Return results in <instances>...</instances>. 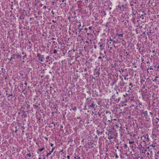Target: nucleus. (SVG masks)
Returning <instances> with one entry per match:
<instances>
[{
	"label": "nucleus",
	"mask_w": 159,
	"mask_h": 159,
	"mask_svg": "<svg viewBox=\"0 0 159 159\" xmlns=\"http://www.w3.org/2000/svg\"><path fill=\"white\" fill-rule=\"evenodd\" d=\"M87 103L88 105V107L91 110L94 109L95 110L96 108L97 107V105L91 100L90 99L88 101Z\"/></svg>",
	"instance_id": "1"
},
{
	"label": "nucleus",
	"mask_w": 159,
	"mask_h": 159,
	"mask_svg": "<svg viewBox=\"0 0 159 159\" xmlns=\"http://www.w3.org/2000/svg\"><path fill=\"white\" fill-rule=\"evenodd\" d=\"M142 113L144 114L143 117L145 118V120L147 121H149L150 120V118L148 115L147 111L143 110L142 111Z\"/></svg>",
	"instance_id": "2"
},
{
	"label": "nucleus",
	"mask_w": 159,
	"mask_h": 159,
	"mask_svg": "<svg viewBox=\"0 0 159 159\" xmlns=\"http://www.w3.org/2000/svg\"><path fill=\"white\" fill-rule=\"evenodd\" d=\"M37 56L38 57V59L42 62H44V56L43 55H41L40 53H37Z\"/></svg>",
	"instance_id": "3"
},
{
	"label": "nucleus",
	"mask_w": 159,
	"mask_h": 159,
	"mask_svg": "<svg viewBox=\"0 0 159 159\" xmlns=\"http://www.w3.org/2000/svg\"><path fill=\"white\" fill-rule=\"evenodd\" d=\"M124 98V101L125 102H127L128 100H129L130 98V96L129 95L126 93L125 94L123 95Z\"/></svg>",
	"instance_id": "4"
},
{
	"label": "nucleus",
	"mask_w": 159,
	"mask_h": 159,
	"mask_svg": "<svg viewBox=\"0 0 159 159\" xmlns=\"http://www.w3.org/2000/svg\"><path fill=\"white\" fill-rule=\"evenodd\" d=\"M146 138L148 140L149 139L148 135V134H147L145 136L143 135L142 137H141V139L142 140H143V143H144L145 144V141L144 140L145 139H146Z\"/></svg>",
	"instance_id": "5"
},
{
	"label": "nucleus",
	"mask_w": 159,
	"mask_h": 159,
	"mask_svg": "<svg viewBox=\"0 0 159 159\" xmlns=\"http://www.w3.org/2000/svg\"><path fill=\"white\" fill-rule=\"evenodd\" d=\"M126 83L124 82H120L118 84V86L119 87H120V88H122L124 87L125 84H126Z\"/></svg>",
	"instance_id": "6"
},
{
	"label": "nucleus",
	"mask_w": 159,
	"mask_h": 159,
	"mask_svg": "<svg viewBox=\"0 0 159 159\" xmlns=\"http://www.w3.org/2000/svg\"><path fill=\"white\" fill-rule=\"evenodd\" d=\"M55 148H53L51 150L49 151V152L47 153L46 155V157H48V156L51 154L53 152V150L55 149Z\"/></svg>",
	"instance_id": "7"
},
{
	"label": "nucleus",
	"mask_w": 159,
	"mask_h": 159,
	"mask_svg": "<svg viewBox=\"0 0 159 159\" xmlns=\"http://www.w3.org/2000/svg\"><path fill=\"white\" fill-rule=\"evenodd\" d=\"M15 57H16V55L15 54H13L11 56V57L10 58H8V60L10 61L13 59H15Z\"/></svg>",
	"instance_id": "8"
},
{
	"label": "nucleus",
	"mask_w": 159,
	"mask_h": 159,
	"mask_svg": "<svg viewBox=\"0 0 159 159\" xmlns=\"http://www.w3.org/2000/svg\"><path fill=\"white\" fill-rule=\"evenodd\" d=\"M129 85L131 86V87H129V90H131V88L133 87V85L132 83H131L130 82L129 83Z\"/></svg>",
	"instance_id": "9"
},
{
	"label": "nucleus",
	"mask_w": 159,
	"mask_h": 159,
	"mask_svg": "<svg viewBox=\"0 0 159 159\" xmlns=\"http://www.w3.org/2000/svg\"><path fill=\"white\" fill-rule=\"evenodd\" d=\"M118 80V78H117V79H115L114 80V81L113 82H112V85L113 84H115L116 83V82H117V81Z\"/></svg>",
	"instance_id": "10"
},
{
	"label": "nucleus",
	"mask_w": 159,
	"mask_h": 159,
	"mask_svg": "<svg viewBox=\"0 0 159 159\" xmlns=\"http://www.w3.org/2000/svg\"><path fill=\"white\" fill-rule=\"evenodd\" d=\"M122 41V45L124 46H125V45H126L125 41L124 40V39H123Z\"/></svg>",
	"instance_id": "11"
},
{
	"label": "nucleus",
	"mask_w": 159,
	"mask_h": 159,
	"mask_svg": "<svg viewBox=\"0 0 159 159\" xmlns=\"http://www.w3.org/2000/svg\"><path fill=\"white\" fill-rule=\"evenodd\" d=\"M142 146L141 145V144H139V146H138V148L139 149L141 150L142 149Z\"/></svg>",
	"instance_id": "12"
},
{
	"label": "nucleus",
	"mask_w": 159,
	"mask_h": 159,
	"mask_svg": "<svg viewBox=\"0 0 159 159\" xmlns=\"http://www.w3.org/2000/svg\"><path fill=\"white\" fill-rule=\"evenodd\" d=\"M108 139H113V136H112L111 135H109V134H108Z\"/></svg>",
	"instance_id": "13"
},
{
	"label": "nucleus",
	"mask_w": 159,
	"mask_h": 159,
	"mask_svg": "<svg viewBox=\"0 0 159 159\" xmlns=\"http://www.w3.org/2000/svg\"><path fill=\"white\" fill-rule=\"evenodd\" d=\"M110 40L113 43H116V41L112 39L111 38H110Z\"/></svg>",
	"instance_id": "14"
},
{
	"label": "nucleus",
	"mask_w": 159,
	"mask_h": 159,
	"mask_svg": "<svg viewBox=\"0 0 159 159\" xmlns=\"http://www.w3.org/2000/svg\"><path fill=\"white\" fill-rule=\"evenodd\" d=\"M112 99H113L114 100H115H115L116 99V97L115 96V94H114L113 96H112Z\"/></svg>",
	"instance_id": "15"
},
{
	"label": "nucleus",
	"mask_w": 159,
	"mask_h": 159,
	"mask_svg": "<svg viewBox=\"0 0 159 159\" xmlns=\"http://www.w3.org/2000/svg\"><path fill=\"white\" fill-rule=\"evenodd\" d=\"M45 149L44 147H43L42 148L39 149V152H41Z\"/></svg>",
	"instance_id": "16"
},
{
	"label": "nucleus",
	"mask_w": 159,
	"mask_h": 159,
	"mask_svg": "<svg viewBox=\"0 0 159 159\" xmlns=\"http://www.w3.org/2000/svg\"><path fill=\"white\" fill-rule=\"evenodd\" d=\"M120 98H119L118 99H116V100H115V101L117 102H119L120 101Z\"/></svg>",
	"instance_id": "17"
},
{
	"label": "nucleus",
	"mask_w": 159,
	"mask_h": 159,
	"mask_svg": "<svg viewBox=\"0 0 159 159\" xmlns=\"http://www.w3.org/2000/svg\"><path fill=\"white\" fill-rule=\"evenodd\" d=\"M103 47V44L102 43V44H100L99 45V47L100 48V49L101 50H102V48Z\"/></svg>",
	"instance_id": "18"
},
{
	"label": "nucleus",
	"mask_w": 159,
	"mask_h": 159,
	"mask_svg": "<svg viewBox=\"0 0 159 159\" xmlns=\"http://www.w3.org/2000/svg\"><path fill=\"white\" fill-rule=\"evenodd\" d=\"M134 143V141H129V143L130 144H133Z\"/></svg>",
	"instance_id": "19"
},
{
	"label": "nucleus",
	"mask_w": 159,
	"mask_h": 159,
	"mask_svg": "<svg viewBox=\"0 0 159 159\" xmlns=\"http://www.w3.org/2000/svg\"><path fill=\"white\" fill-rule=\"evenodd\" d=\"M124 147L125 149H126L127 148V144H124Z\"/></svg>",
	"instance_id": "20"
},
{
	"label": "nucleus",
	"mask_w": 159,
	"mask_h": 159,
	"mask_svg": "<svg viewBox=\"0 0 159 159\" xmlns=\"http://www.w3.org/2000/svg\"><path fill=\"white\" fill-rule=\"evenodd\" d=\"M16 56L17 58H18L19 57H20V58L21 57V56L20 55L18 54V55H16Z\"/></svg>",
	"instance_id": "21"
},
{
	"label": "nucleus",
	"mask_w": 159,
	"mask_h": 159,
	"mask_svg": "<svg viewBox=\"0 0 159 159\" xmlns=\"http://www.w3.org/2000/svg\"><path fill=\"white\" fill-rule=\"evenodd\" d=\"M33 106L34 108H36L38 107L39 106L38 105H33Z\"/></svg>",
	"instance_id": "22"
},
{
	"label": "nucleus",
	"mask_w": 159,
	"mask_h": 159,
	"mask_svg": "<svg viewBox=\"0 0 159 159\" xmlns=\"http://www.w3.org/2000/svg\"><path fill=\"white\" fill-rule=\"evenodd\" d=\"M27 156H28L29 157H30L31 156V155L30 153H27Z\"/></svg>",
	"instance_id": "23"
},
{
	"label": "nucleus",
	"mask_w": 159,
	"mask_h": 159,
	"mask_svg": "<svg viewBox=\"0 0 159 159\" xmlns=\"http://www.w3.org/2000/svg\"><path fill=\"white\" fill-rule=\"evenodd\" d=\"M158 78V77L157 76H156L155 77V79L154 81H157L158 82V81L157 79V78Z\"/></svg>",
	"instance_id": "24"
},
{
	"label": "nucleus",
	"mask_w": 159,
	"mask_h": 159,
	"mask_svg": "<svg viewBox=\"0 0 159 159\" xmlns=\"http://www.w3.org/2000/svg\"><path fill=\"white\" fill-rule=\"evenodd\" d=\"M57 51L56 49H54L53 50V53L54 54H56L57 53Z\"/></svg>",
	"instance_id": "25"
},
{
	"label": "nucleus",
	"mask_w": 159,
	"mask_h": 159,
	"mask_svg": "<svg viewBox=\"0 0 159 159\" xmlns=\"http://www.w3.org/2000/svg\"><path fill=\"white\" fill-rule=\"evenodd\" d=\"M123 34H118V35L119 36V37H123Z\"/></svg>",
	"instance_id": "26"
},
{
	"label": "nucleus",
	"mask_w": 159,
	"mask_h": 159,
	"mask_svg": "<svg viewBox=\"0 0 159 159\" xmlns=\"http://www.w3.org/2000/svg\"><path fill=\"white\" fill-rule=\"evenodd\" d=\"M72 109L75 111L76 110V107H74L72 108Z\"/></svg>",
	"instance_id": "27"
},
{
	"label": "nucleus",
	"mask_w": 159,
	"mask_h": 159,
	"mask_svg": "<svg viewBox=\"0 0 159 159\" xmlns=\"http://www.w3.org/2000/svg\"><path fill=\"white\" fill-rule=\"evenodd\" d=\"M143 14H142L141 15V16H140V17H142V19L143 20L144 19V18L143 17Z\"/></svg>",
	"instance_id": "28"
},
{
	"label": "nucleus",
	"mask_w": 159,
	"mask_h": 159,
	"mask_svg": "<svg viewBox=\"0 0 159 159\" xmlns=\"http://www.w3.org/2000/svg\"><path fill=\"white\" fill-rule=\"evenodd\" d=\"M100 55H102V57L103 58H104V57H105V56L104 55H103V54H102L101 53V52H100Z\"/></svg>",
	"instance_id": "29"
},
{
	"label": "nucleus",
	"mask_w": 159,
	"mask_h": 159,
	"mask_svg": "<svg viewBox=\"0 0 159 159\" xmlns=\"http://www.w3.org/2000/svg\"><path fill=\"white\" fill-rule=\"evenodd\" d=\"M50 58V57L49 56H48L46 58V59L47 60L48 59H49Z\"/></svg>",
	"instance_id": "30"
},
{
	"label": "nucleus",
	"mask_w": 159,
	"mask_h": 159,
	"mask_svg": "<svg viewBox=\"0 0 159 159\" xmlns=\"http://www.w3.org/2000/svg\"><path fill=\"white\" fill-rule=\"evenodd\" d=\"M44 138L47 140V141H48V138L46 137H44Z\"/></svg>",
	"instance_id": "31"
},
{
	"label": "nucleus",
	"mask_w": 159,
	"mask_h": 159,
	"mask_svg": "<svg viewBox=\"0 0 159 159\" xmlns=\"http://www.w3.org/2000/svg\"><path fill=\"white\" fill-rule=\"evenodd\" d=\"M38 14L39 15H40L41 14V12L40 11H38Z\"/></svg>",
	"instance_id": "32"
},
{
	"label": "nucleus",
	"mask_w": 159,
	"mask_h": 159,
	"mask_svg": "<svg viewBox=\"0 0 159 159\" xmlns=\"http://www.w3.org/2000/svg\"><path fill=\"white\" fill-rule=\"evenodd\" d=\"M1 70H2V72H3V70H4L5 72V69H4V68H2Z\"/></svg>",
	"instance_id": "33"
},
{
	"label": "nucleus",
	"mask_w": 159,
	"mask_h": 159,
	"mask_svg": "<svg viewBox=\"0 0 159 159\" xmlns=\"http://www.w3.org/2000/svg\"><path fill=\"white\" fill-rule=\"evenodd\" d=\"M100 73L99 72L97 71V74L98 75V76H99L100 75Z\"/></svg>",
	"instance_id": "34"
},
{
	"label": "nucleus",
	"mask_w": 159,
	"mask_h": 159,
	"mask_svg": "<svg viewBox=\"0 0 159 159\" xmlns=\"http://www.w3.org/2000/svg\"><path fill=\"white\" fill-rule=\"evenodd\" d=\"M115 158H118V156L117 155H116V156H115Z\"/></svg>",
	"instance_id": "35"
},
{
	"label": "nucleus",
	"mask_w": 159,
	"mask_h": 159,
	"mask_svg": "<svg viewBox=\"0 0 159 159\" xmlns=\"http://www.w3.org/2000/svg\"><path fill=\"white\" fill-rule=\"evenodd\" d=\"M67 158L68 159H70V157L68 155V156H67Z\"/></svg>",
	"instance_id": "36"
},
{
	"label": "nucleus",
	"mask_w": 159,
	"mask_h": 159,
	"mask_svg": "<svg viewBox=\"0 0 159 159\" xmlns=\"http://www.w3.org/2000/svg\"><path fill=\"white\" fill-rule=\"evenodd\" d=\"M124 80H128V78H127L126 77V76H125L124 77Z\"/></svg>",
	"instance_id": "37"
},
{
	"label": "nucleus",
	"mask_w": 159,
	"mask_h": 159,
	"mask_svg": "<svg viewBox=\"0 0 159 159\" xmlns=\"http://www.w3.org/2000/svg\"><path fill=\"white\" fill-rule=\"evenodd\" d=\"M87 30H88V29H87V28H85L84 29V30L85 31H86V32H87Z\"/></svg>",
	"instance_id": "38"
},
{
	"label": "nucleus",
	"mask_w": 159,
	"mask_h": 159,
	"mask_svg": "<svg viewBox=\"0 0 159 159\" xmlns=\"http://www.w3.org/2000/svg\"><path fill=\"white\" fill-rule=\"evenodd\" d=\"M89 29L91 30H92V27L91 26H89Z\"/></svg>",
	"instance_id": "39"
},
{
	"label": "nucleus",
	"mask_w": 159,
	"mask_h": 159,
	"mask_svg": "<svg viewBox=\"0 0 159 159\" xmlns=\"http://www.w3.org/2000/svg\"><path fill=\"white\" fill-rule=\"evenodd\" d=\"M26 55H25L24 56H23V59H24V58L26 57Z\"/></svg>",
	"instance_id": "40"
},
{
	"label": "nucleus",
	"mask_w": 159,
	"mask_h": 159,
	"mask_svg": "<svg viewBox=\"0 0 159 159\" xmlns=\"http://www.w3.org/2000/svg\"><path fill=\"white\" fill-rule=\"evenodd\" d=\"M24 84L25 85V86H26L27 85V83H26V82H25V83H24Z\"/></svg>",
	"instance_id": "41"
},
{
	"label": "nucleus",
	"mask_w": 159,
	"mask_h": 159,
	"mask_svg": "<svg viewBox=\"0 0 159 159\" xmlns=\"http://www.w3.org/2000/svg\"><path fill=\"white\" fill-rule=\"evenodd\" d=\"M46 8H47V7H46V6H43V9H46Z\"/></svg>",
	"instance_id": "42"
},
{
	"label": "nucleus",
	"mask_w": 159,
	"mask_h": 159,
	"mask_svg": "<svg viewBox=\"0 0 159 159\" xmlns=\"http://www.w3.org/2000/svg\"><path fill=\"white\" fill-rule=\"evenodd\" d=\"M13 96V95L12 94H9L8 97H10V96Z\"/></svg>",
	"instance_id": "43"
},
{
	"label": "nucleus",
	"mask_w": 159,
	"mask_h": 159,
	"mask_svg": "<svg viewBox=\"0 0 159 159\" xmlns=\"http://www.w3.org/2000/svg\"><path fill=\"white\" fill-rule=\"evenodd\" d=\"M43 4L42 3H41L39 5V6H40V7H42L43 6Z\"/></svg>",
	"instance_id": "44"
},
{
	"label": "nucleus",
	"mask_w": 159,
	"mask_h": 159,
	"mask_svg": "<svg viewBox=\"0 0 159 159\" xmlns=\"http://www.w3.org/2000/svg\"><path fill=\"white\" fill-rule=\"evenodd\" d=\"M50 146H51V147H53V144H52V143H51V144H50Z\"/></svg>",
	"instance_id": "45"
},
{
	"label": "nucleus",
	"mask_w": 159,
	"mask_h": 159,
	"mask_svg": "<svg viewBox=\"0 0 159 159\" xmlns=\"http://www.w3.org/2000/svg\"><path fill=\"white\" fill-rule=\"evenodd\" d=\"M149 113L150 114V115H153V113H152V112H149Z\"/></svg>",
	"instance_id": "46"
},
{
	"label": "nucleus",
	"mask_w": 159,
	"mask_h": 159,
	"mask_svg": "<svg viewBox=\"0 0 159 159\" xmlns=\"http://www.w3.org/2000/svg\"><path fill=\"white\" fill-rule=\"evenodd\" d=\"M56 38H52L51 39L52 40H56Z\"/></svg>",
	"instance_id": "47"
},
{
	"label": "nucleus",
	"mask_w": 159,
	"mask_h": 159,
	"mask_svg": "<svg viewBox=\"0 0 159 159\" xmlns=\"http://www.w3.org/2000/svg\"><path fill=\"white\" fill-rule=\"evenodd\" d=\"M52 21L53 23H56V21H55V20H52Z\"/></svg>",
	"instance_id": "48"
},
{
	"label": "nucleus",
	"mask_w": 159,
	"mask_h": 159,
	"mask_svg": "<svg viewBox=\"0 0 159 159\" xmlns=\"http://www.w3.org/2000/svg\"><path fill=\"white\" fill-rule=\"evenodd\" d=\"M125 54H126V55H129V53H128V52H125Z\"/></svg>",
	"instance_id": "49"
},
{
	"label": "nucleus",
	"mask_w": 159,
	"mask_h": 159,
	"mask_svg": "<svg viewBox=\"0 0 159 159\" xmlns=\"http://www.w3.org/2000/svg\"><path fill=\"white\" fill-rule=\"evenodd\" d=\"M102 58V57H101V56H99V57H98V58L99 59H101V58Z\"/></svg>",
	"instance_id": "50"
},
{
	"label": "nucleus",
	"mask_w": 159,
	"mask_h": 159,
	"mask_svg": "<svg viewBox=\"0 0 159 159\" xmlns=\"http://www.w3.org/2000/svg\"><path fill=\"white\" fill-rule=\"evenodd\" d=\"M139 104L140 105H142V102H140L139 103Z\"/></svg>",
	"instance_id": "51"
},
{
	"label": "nucleus",
	"mask_w": 159,
	"mask_h": 159,
	"mask_svg": "<svg viewBox=\"0 0 159 159\" xmlns=\"http://www.w3.org/2000/svg\"><path fill=\"white\" fill-rule=\"evenodd\" d=\"M127 134H129V131H127Z\"/></svg>",
	"instance_id": "52"
},
{
	"label": "nucleus",
	"mask_w": 159,
	"mask_h": 159,
	"mask_svg": "<svg viewBox=\"0 0 159 159\" xmlns=\"http://www.w3.org/2000/svg\"><path fill=\"white\" fill-rule=\"evenodd\" d=\"M80 118V117H79V116H78V117H77V119H79Z\"/></svg>",
	"instance_id": "53"
},
{
	"label": "nucleus",
	"mask_w": 159,
	"mask_h": 159,
	"mask_svg": "<svg viewBox=\"0 0 159 159\" xmlns=\"http://www.w3.org/2000/svg\"><path fill=\"white\" fill-rule=\"evenodd\" d=\"M28 43H29L30 44L31 43V42L30 41H28Z\"/></svg>",
	"instance_id": "54"
},
{
	"label": "nucleus",
	"mask_w": 159,
	"mask_h": 159,
	"mask_svg": "<svg viewBox=\"0 0 159 159\" xmlns=\"http://www.w3.org/2000/svg\"><path fill=\"white\" fill-rule=\"evenodd\" d=\"M97 19H98L97 18V17H95V20H97Z\"/></svg>",
	"instance_id": "55"
},
{
	"label": "nucleus",
	"mask_w": 159,
	"mask_h": 159,
	"mask_svg": "<svg viewBox=\"0 0 159 159\" xmlns=\"http://www.w3.org/2000/svg\"><path fill=\"white\" fill-rule=\"evenodd\" d=\"M156 119L157 120H158V121H159V118H156Z\"/></svg>",
	"instance_id": "56"
},
{
	"label": "nucleus",
	"mask_w": 159,
	"mask_h": 159,
	"mask_svg": "<svg viewBox=\"0 0 159 159\" xmlns=\"http://www.w3.org/2000/svg\"><path fill=\"white\" fill-rule=\"evenodd\" d=\"M21 127H22V128H23L24 129L25 128L24 127V126H22Z\"/></svg>",
	"instance_id": "57"
},
{
	"label": "nucleus",
	"mask_w": 159,
	"mask_h": 159,
	"mask_svg": "<svg viewBox=\"0 0 159 159\" xmlns=\"http://www.w3.org/2000/svg\"><path fill=\"white\" fill-rule=\"evenodd\" d=\"M65 2V0H62V2Z\"/></svg>",
	"instance_id": "58"
},
{
	"label": "nucleus",
	"mask_w": 159,
	"mask_h": 159,
	"mask_svg": "<svg viewBox=\"0 0 159 159\" xmlns=\"http://www.w3.org/2000/svg\"><path fill=\"white\" fill-rule=\"evenodd\" d=\"M52 13L53 14H54V12H53V11H52Z\"/></svg>",
	"instance_id": "59"
},
{
	"label": "nucleus",
	"mask_w": 159,
	"mask_h": 159,
	"mask_svg": "<svg viewBox=\"0 0 159 159\" xmlns=\"http://www.w3.org/2000/svg\"><path fill=\"white\" fill-rule=\"evenodd\" d=\"M94 48L96 49V46H95V45H94Z\"/></svg>",
	"instance_id": "60"
},
{
	"label": "nucleus",
	"mask_w": 159,
	"mask_h": 159,
	"mask_svg": "<svg viewBox=\"0 0 159 159\" xmlns=\"http://www.w3.org/2000/svg\"><path fill=\"white\" fill-rule=\"evenodd\" d=\"M53 125V126H54V127H55V124H54Z\"/></svg>",
	"instance_id": "61"
},
{
	"label": "nucleus",
	"mask_w": 159,
	"mask_h": 159,
	"mask_svg": "<svg viewBox=\"0 0 159 159\" xmlns=\"http://www.w3.org/2000/svg\"><path fill=\"white\" fill-rule=\"evenodd\" d=\"M77 159H81L80 157H79Z\"/></svg>",
	"instance_id": "62"
},
{
	"label": "nucleus",
	"mask_w": 159,
	"mask_h": 159,
	"mask_svg": "<svg viewBox=\"0 0 159 159\" xmlns=\"http://www.w3.org/2000/svg\"><path fill=\"white\" fill-rule=\"evenodd\" d=\"M118 93H118V92H116V93L117 94H118Z\"/></svg>",
	"instance_id": "63"
},
{
	"label": "nucleus",
	"mask_w": 159,
	"mask_h": 159,
	"mask_svg": "<svg viewBox=\"0 0 159 159\" xmlns=\"http://www.w3.org/2000/svg\"><path fill=\"white\" fill-rule=\"evenodd\" d=\"M158 84L159 85V80L158 81Z\"/></svg>",
	"instance_id": "64"
}]
</instances>
